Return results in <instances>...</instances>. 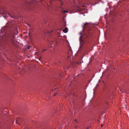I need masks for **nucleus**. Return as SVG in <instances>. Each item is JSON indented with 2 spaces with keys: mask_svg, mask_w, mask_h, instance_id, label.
I'll list each match as a JSON object with an SVG mask.
<instances>
[{
  "mask_svg": "<svg viewBox=\"0 0 129 129\" xmlns=\"http://www.w3.org/2000/svg\"><path fill=\"white\" fill-rule=\"evenodd\" d=\"M86 32L85 34L83 35H81L80 38V44H81V45L86 42L87 40L86 38L88 37V35L90 34V33H91V31L90 30H86Z\"/></svg>",
  "mask_w": 129,
  "mask_h": 129,
  "instance_id": "1",
  "label": "nucleus"
},
{
  "mask_svg": "<svg viewBox=\"0 0 129 129\" xmlns=\"http://www.w3.org/2000/svg\"><path fill=\"white\" fill-rule=\"evenodd\" d=\"M14 36L12 33H10L9 35L8 36L9 40L12 44H14Z\"/></svg>",
  "mask_w": 129,
  "mask_h": 129,
  "instance_id": "2",
  "label": "nucleus"
},
{
  "mask_svg": "<svg viewBox=\"0 0 129 129\" xmlns=\"http://www.w3.org/2000/svg\"><path fill=\"white\" fill-rule=\"evenodd\" d=\"M52 31H49L47 33H45V35L47 36V35H48L49 36H50L51 35V34L52 32Z\"/></svg>",
  "mask_w": 129,
  "mask_h": 129,
  "instance_id": "3",
  "label": "nucleus"
},
{
  "mask_svg": "<svg viewBox=\"0 0 129 129\" xmlns=\"http://www.w3.org/2000/svg\"><path fill=\"white\" fill-rule=\"evenodd\" d=\"M8 29V27L7 26H5L4 28L3 29L5 31H6Z\"/></svg>",
  "mask_w": 129,
  "mask_h": 129,
  "instance_id": "4",
  "label": "nucleus"
},
{
  "mask_svg": "<svg viewBox=\"0 0 129 129\" xmlns=\"http://www.w3.org/2000/svg\"><path fill=\"white\" fill-rule=\"evenodd\" d=\"M68 28L67 27H66L65 28L63 29V31L64 33H67V32Z\"/></svg>",
  "mask_w": 129,
  "mask_h": 129,
  "instance_id": "5",
  "label": "nucleus"
},
{
  "mask_svg": "<svg viewBox=\"0 0 129 129\" xmlns=\"http://www.w3.org/2000/svg\"><path fill=\"white\" fill-rule=\"evenodd\" d=\"M88 25V23H85V24L83 26V28H86V29L87 28V26Z\"/></svg>",
  "mask_w": 129,
  "mask_h": 129,
  "instance_id": "6",
  "label": "nucleus"
},
{
  "mask_svg": "<svg viewBox=\"0 0 129 129\" xmlns=\"http://www.w3.org/2000/svg\"><path fill=\"white\" fill-rule=\"evenodd\" d=\"M77 9H79L78 10L79 11H80L81 10V9L79 7H78L77 8Z\"/></svg>",
  "mask_w": 129,
  "mask_h": 129,
  "instance_id": "7",
  "label": "nucleus"
},
{
  "mask_svg": "<svg viewBox=\"0 0 129 129\" xmlns=\"http://www.w3.org/2000/svg\"><path fill=\"white\" fill-rule=\"evenodd\" d=\"M63 12H64V13H68V11H63Z\"/></svg>",
  "mask_w": 129,
  "mask_h": 129,
  "instance_id": "8",
  "label": "nucleus"
},
{
  "mask_svg": "<svg viewBox=\"0 0 129 129\" xmlns=\"http://www.w3.org/2000/svg\"><path fill=\"white\" fill-rule=\"evenodd\" d=\"M74 121L76 122L77 123H78V121H77V120H76V119H75L74 120Z\"/></svg>",
  "mask_w": 129,
  "mask_h": 129,
  "instance_id": "9",
  "label": "nucleus"
},
{
  "mask_svg": "<svg viewBox=\"0 0 129 129\" xmlns=\"http://www.w3.org/2000/svg\"><path fill=\"white\" fill-rule=\"evenodd\" d=\"M46 49H43L42 50V52H44L46 50Z\"/></svg>",
  "mask_w": 129,
  "mask_h": 129,
  "instance_id": "10",
  "label": "nucleus"
},
{
  "mask_svg": "<svg viewBox=\"0 0 129 129\" xmlns=\"http://www.w3.org/2000/svg\"><path fill=\"white\" fill-rule=\"evenodd\" d=\"M60 2H61V5H62L63 4V3H62V2H61V1H60Z\"/></svg>",
  "mask_w": 129,
  "mask_h": 129,
  "instance_id": "11",
  "label": "nucleus"
},
{
  "mask_svg": "<svg viewBox=\"0 0 129 129\" xmlns=\"http://www.w3.org/2000/svg\"><path fill=\"white\" fill-rule=\"evenodd\" d=\"M56 94H57V93H55V94H54V96H55V95H56Z\"/></svg>",
  "mask_w": 129,
  "mask_h": 129,
  "instance_id": "12",
  "label": "nucleus"
},
{
  "mask_svg": "<svg viewBox=\"0 0 129 129\" xmlns=\"http://www.w3.org/2000/svg\"><path fill=\"white\" fill-rule=\"evenodd\" d=\"M80 35H81V34H82V32L80 33Z\"/></svg>",
  "mask_w": 129,
  "mask_h": 129,
  "instance_id": "13",
  "label": "nucleus"
},
{
  "mask_svg": "<svg viewBox=\"0 0 129 129\" xmlns=\"http://www.w3.org/2000/svg\"><path fill=\"white\" fill-rule=\"evenodd\" d=\"M29 48H30V47H28V49H29Z\"/></svg>",
  "mask_w": 129,
  "mask_h": 129,
  "instance_id": "14",
  "label": "nucleus"
},
{
  "mask_svg": "<svg viewBox=\"0 0 129 129\" xmlns=\"http://www.w3.org/2000/svg\"><path fill=\"white\" fill-rule=\"evenodd\" d=\"M86 129H88V128L87 127V128H86Z\"/></svg>",
  "mask_w": 129,
  "mask_h": 129,
  "instance_id": "15",
  "label": "nucleus"
},
{
  "mask_svg": "<svg viewBox=\"0 0 129 129\" xmlns=\"http://www.w3.org/2000/svg\"><path fill=\"white\" fill-rule=\"evenodd\" d=\"M103 126V125L102 124L101 125V126L102 127Z\"/></svg>",
  "mask_w": 129,
  "mask_h": 129,
  "instance_id": "16",
  "label": "nucleus"
},
{
  "mask_svg": "<svg viewBox=\"0 0 129 129\" xmlns=\"http://www.w3.org/2000/svg\"><path fill=\"white\" fill-rule=\"evenodd\" d=\"M82 6H84V5H82Z\"/></svg>",
  "mask_w": 129,
  "mask_h": 129,
  "instance_id": "17",
  "label": "nucleus"
},
{
  "mask_svg": "<svg viewBox=\"0 0 129 129\" xmlns=\"http://www.w3.org/2000/svg\"><path fill=\"white\" fill-rule=\"evenodd\" d=\"M10 17H11V15H10Z\"/></svg>",
  "mask_w": 129,
  "mask_h": 129,
  "instance_id": "18",
  "label": "nucleus"
}]
</instances>
